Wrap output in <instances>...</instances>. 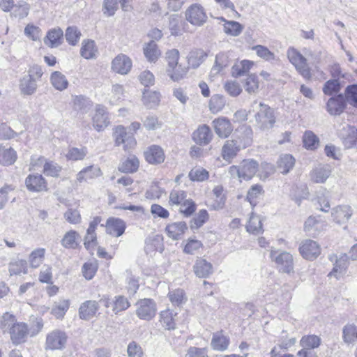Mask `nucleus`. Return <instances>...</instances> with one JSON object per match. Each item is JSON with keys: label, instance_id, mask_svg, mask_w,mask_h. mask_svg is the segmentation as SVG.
Returning <instances> with one entry per match:
<instances>
[{"label": "nucleus", "instance_id": "f257e3e1", "mask_svg": "<svg viewBox=\"0 0 357 357\" xmlns=\"http://www.w3.org/2000/svg\"><path fill=\"white\" fill-rule=\"evenodd\" d=\"M252 111L256 113L254 116L256 125L261 130H268L273 128L276 122L275 111L273 108L263 102L255 100L251 105Z\"/></svg>", "mask_w": 357, "mask_h": 357}, {"label": "nucleus", "instance_id": "f03ea898", "mask_svg": "<svg viewBox=\"0 0 357 357\" xmlns=\"http://www.w3.org/2000/svg\"><path fill=\"white\" fill-rule=\"evenodd\" d=\"M287 56L289 62L295 67L296 70L305 78H311L310 69L307 59L296 48L291 47L287 51Z\"/></svg>", "mask_w": 357, "mask_h": 357}, {"label": "nucleus", "instance_id": "7ed1b4c3", "mask_svg": "<svg viewBox=\"0 0 357 357\" xmlns=\"http://www.w3.org/2000/svg\"><path fill=\"white\" fill-rule=\"evenodd\" d=\"M185 20L192 26H202L208 20L204 8L199 3L190 5L185 12Z\"/></svg>", "mask_w": 357, "mask_h": 357}, {"label": "nucleus", "instance_id": "20e7f679", "mask_svg": "<svg viewBox=\"0 0 357 357\" xmlns=\"http://www.w3.org/2000/svg\"><path fill=\"white\" fill-rule=\"evenodd\" d=\"M270 257L275 262L280 272L290 273L294 271V259L289 252L282 251L279 253L277 250H271Z\"/></svg>", "mask_w": 357, "mask_h": 357}, {"label": "nucleus", "instance_id": "39448f33", "mask_svg": "<svg viewBox=\"0 0 357 357\" xmlns=\"http://www.w3.org/2000/svg\"><path fill=\"white\" fill-rule=\"evenodd\" d=\"M68 336L65 332L60 330H54L46 336L45 344V350H62L65 348Z\"/></svg>", "mask_w": 357, "mask_h": 357}, {"label": "nucleus", "instance_id": "423d86ee", "mask_svg": "<svg viewBox=\"0 0 357 357\" xmlns=\"http://www.w3.org/2000/svg\"><path fill=\"white\" fill-rule=\"evenodd\" d=\"M328 258L331 262H334V267L328 275L338 278L340 275L342 274L347 268L350 257L347 254L342 253L339 256L335 254L331 255Z\"/></svg>", "mask_w": 357, "mask_h": 357}, {"label": "nucleus", "instance_id": "0eeeda50", "mask_svg": "<svg viewBox=\"0 0 357 357\" xmlns=\"http://www.w3.org/2000/svg\"><path fill=\"white\" fill-rule=\"evenodd\" d=\"M114 135L116 144H123L125 151H129L136 145L133 135L128 134L123 126H119L115 128Z\"/></svg>", "mask_w": 357, "mask_h": 357}, {"label": "nucleus", "instance_id": "6e6552de", "mask_svg": "<svg viewBox=\"0 0 357 357\" xmlns=\"http://www.w3.org/2000/svg\"><path fill=\"white\" fill-rule=\"evenodd\" d=\"M299 251L303 258L307 260H314L321 253L319 245L314 241L307 239L301 243Z\"/></svg>", "mask_w": 357, "mask_h": 357}, {"label": "nucleus", "instance_id": "1a4fd4ad", "mask_svg": "<svg viewBox=\"0 0 357 357\" xmlns=\"http://www.w3.org/2000/svg\"><path fill=\"white\" fill-rule=\"evenodd\" d=\"M10 339L15 344H20L26 341L29 334L28 325L23 322H15L10 328Z\"/></svg>", "mask_w": 357, "mask_h": 357}, {"label": "nucleus", "instance_id": "9d476101", "mask_svg": "<svg viewBox=\"0 0 357 357\" xmlns=\"http://www.w3.org/2000/svg\"><path fill=\"white\" fill-rule=\"evenodd\" d=\"M25 185L30 192H40L48 190L46 180L38 174H29L25 179Z\"/></svg>", "mask_w": 357, "mask_h": 357}, {"label": "nucleus", "instance_id": "9b49d317", "mask_svg": "<svg viewBox=\"0 0 357 357\" xmlns=\"http://www.w3.org/2000/svg\"><path fill=\"white\" fill-rule=\"evenodd\" d=\"M132 62L130 57L119 54L112 61V70L120 75H127L131 70Z\"/></svg>", "mask_w": 357, "mask_h": 357}, {"label": "nucleus", "instance_id": "f8f14e48", "mask_svg": "<svg viewBox=\"0 0 357 357\" xmlns=\"http://www.w3.org/2000/svg\"><path fill=\"white\" fill-rule=\"evenodd\" d=\"M109 124V121L105 107L98 105L96 108V113L93 116V126L100 132L103 130Z\"/></svg>", "mask_w": 357, "mask_h": 357}, {"label": "nucleus", "instance_id": "ddd939ff", "mask_svg": "<svg viewBox=\"0 0 357 357\" xmlns=\"http://www.w3.org/2000/svg\"><path fill=\"white\" fill-rule=\"evenodd\" d=\"M346 102L345 96L342 93L333 96L327 102V111L331 115H339L344 111Z\"/></svg>", "mask_w": 357, "mask_h": 357}, {"label": "nucleus", "instance_id": "4468645a", "mask_svg": "<svg viewBox=\"0 0 357 357\" xmlns=\"http://www.w3.org/2000/svg\"><path fill=\"white\" fill-rule=\"evenodd\" d=\"M328 165H319L310 173V180L314 183H324L331 174Z\"/></svg>", "mask_w": 357, "mask_h": 357}, {"label": "nucleus", "instance_id": "2eb2a0df", "mask_svg": "<svg viewBox=\"0 0 357 357\" xmlns=\"http://www.w3.org/2000/svg\"><path fill=\"white\" fill-rule=\"evenodd\" d=\"M352 214V209L348 205L337 206L333 208L331 211L333 220L339 225L347 222Z\"/></svg>", "mask_w": 357, "mask_h": 357}, {"label": "nucleus", "instance_id": "dca6fc26", "mask_svg": "<svg viewBox=\"0 0 357 357\" xmlns=\"http://www.w3.org/2000/svg\"><path fill=\"white\" fill-rule=\"evenodd\" d=\"M215 133L221 138L227 137L233 131V127L229 120L225 118H218L213 121Z\"/></svg>", "mask_w": 357, "mask_h": 357}, {"label": "nucleus", "instance_id": "f3484780", "mask_svg": "<svg viewBox=\"0 0 357 357\" xmlns=\"http://www.w3.org/2000/svg\"><path fill=\"white\" fill-rule=\"evenodd\" d=\"M213 133L206 125L199 126L192 134L193 140L199 145L208 144L213 138Z\"/></svg>", "mask_w": 357, "mask_h": 357}, {"label": "nucleus", "instance_id": "a211bd4d", "mask_svg": "<svg viewBox=\"0 0 357 357\" xmlns=\"http://www.w3.org/2000/svg\"><path fill=\"white\" fill-rule=\"evenodd\" d=\"M146 161L153 165L164 162L165 156L162 149L157 145H152L144 152Z\"/></svg>", "mask_w": 357, "mask_h": 357}, {"label": "nucleus", "instance_id": "6ab92c4d", "mask_svg": "<svg viewBox=\"0 0 357 357\" xmlns=\"http://www.w3.org/2000/svg\"><path fill=\"white\" fill-rule=\"evenodd\" d=\"M340 135L347 149L351 148L357 143V129L354 126L346 125L340 131Z\"/></svg>", "mask_w": 357, "mask_h": 357}, {"label": "nucleus", "instance_id": "aec40b11", "mask_svg": "<svg viewBox=\"0 0 357 357\" xmlns=\"http://www.w3.org/2000/svg\"><path fill=\"white\" fill-rule=\"evenodd\" d=\"M241 171V177L244 180L251 179L257 173L259 164L253 159L243 160L239 165Z\"/></svg>", "mask_w": 357, "mask_h": 357}, {"label": "nucleus", "instance_id": "412c9836", "mask_svg": "<svg viewBox=\"0 0 357 357\" xmlns=\"http://www.w3.org/2000/svg\"><path fill=\"white\" fill-rule=\"evenodd\" d=\"M107 232L116 237L121 236L126 229V224L123 220L119 218H110L106 222Z\"/></svg>", "mask_w": 357, "mask_h": 357}, {"label": "nucleus", "instance_id": "4be33fe9", "mask_svg": "<svg viewBox=\"0 0 357 357\" xmlns=\"http://www.w3.org/2000/svg\"><path fill=\"white\" fill-rule=\"evenodd\" d=\"M102 175L100 169L94 165L86 167L77 174V181L79 183L88 182Z\"/></svg>", "mask_w": 357, "mask_h": 357}, {"label": "nucleus", "instance_id": "5701e85b", "mask_svg": "<svg viewBox=\"0 0 357 357\" xmlns=\"http://www.w3.org/2000/svg\"><path fill=\"white\" fill-rule=\"evenodd\" d=\"M63 32L61 29H52L50 30L45 38L44 43L52 48L57 47L62 43Z\"/></svg>", "mask_w": 357, "mask_h": 357}, {"label": "nucleus", "instance_id": "b1692460", "mask_svg": "<svg viewBox=\"0 0 357 357\" xmlns=\"http://www.w3.org/2000/svg\"><path fill=\"white\" fill-rule=\"evenodd\" d=\"M241 149L249 146L252 142V130L250 127H244L238 130L234 139Z\"/></svg>", "mask_w": 357, "mask_h": 357}, {"label": "nucleus", "instance_id": "393cba45", "mask_svg": "<svg viewBox=\"0 0 357 357\" xmlns=\"http://www.w3.org/2000/svg\"><path fill=\"white\" fill-rule=\"evenodd\" d=\"M212 264L206 259L199 258L193 266L195 275L199 278H206L212 273Z\"/></svg>", "mask_w": 357, "mask_h": 357}, {"label": "nucleus", "instance_id": "a878e982", "mask_svg": "<svg viewBox=\"0 0 357 357\" xmlns=\"http://www.w3.org/2000/svg\"><path fill=\"white\" fill-rule=\"evenodd\" d=\"M187 229L188 227L185 222H177L168 225L165 230L169 238L177 240L183 236Z\"/></svg>", "mask_w": 357, "mask_h": 357}, {"label": "nucleus", "instance_id": "bb28decb", "mask_svg": "<svg viewBox=\"0 0 357 357\" xmlns=\"http://www.w3.org/2000/svg\"><path fill=\"white\" fill-rule=\"evenodd\" d=\"M8 272L10 276L28 273L27 261L22 259H13L8 264Z\"/></svg>", "mask_w": 357, "mask_h": 357}, {"label": "nucleus", "instance_id": "cd10ccee", "mask_svg": "<svg viewBox=\"0 0 357 357\" xmlns=\"http://www.w3.org/2000/svg\"><path fill=\"white\" fill-rule=\"evenodd\" d=\"M241 150L234 139L227 140L222 148V156L225 160L230 162Z\"/></svg>", "mask_w": 357, "mask_h": 357}, {"label": "nucleus", "instance_id": "c85d7f7f", "mask_svg": "<svg viewBox=\"0 0 357 357\" xmlns=\"http://www.w3.org/2000/svg\"><path fill=\"white\" fill-rule=\"evenodd\" d=\"M37 88V82L31 77L24 75L20 79V90L22 94L31 96L36 91Z\"/></svg>", "mask_w": 357, "mask_h": 357}, {"label": "nucleus", "instance_id": "c756f323", "mask_svg": "<svg viewBox=\"0 0 357 357\" xmlns=\"http://www.w3.org/2000/svg\"><path fill=\"white\" fill-rule=\"evenodd\" d=\"M143 104L148 108H154L160 102V94L159 92L151 90H144L142 96Z\"/></svg>", "mask_w": 357, "mask_h": 357}, {"label": "nucleus", "instance_id": "7c9ffc66", "mask_svg": "<svg viewBox=\"0 0 357 357\" xmlns=\"http://www.w3.org/2000/svg\"><path fill=\"white\" fill-rule=\"evenodd\" d=\"M17 159L16 151L11 147L0 146V163L3 165H10Z\"/></svg>", "mask_w": 357, "mask_h": 357}, {"label": "nucleus", "instance_id": "2f4dec72", "mask_svg": "<svg viewBox=\"0 0 357 357\" xmlns=\"http://www.w3.org/2000/svg\"><path fill=\"white\" fill-rule=\"evenodd\" d=\"M342 340L347 344H354L357 341V326L347 324L342 328Z\"/></svg>", "mask_w": 357, "mask_h": 357}, {"label": "nucleus", "instance_id": "473e14b6", "mask_svg": "<svg viewBox=\"0 0 357 357\" xmlns=\"http://www.w3.org/2000/svg\"><path fill=\"white\" fill-rule=\"evenodd\" d=\"M229 344V337L224 335L222 331L213 334L211 340V347L213 349L218 351H225L227 349Z\"/></svg>", "mask_w": 357, "mask_h": 357}, {"label": "nucleus", "instance_id": "72a5a7b5", "mask_svg": "<svg viewBox=\"0 0 357 357\" xmlns=\"http://www.w3.org/2000/svg\"><path fill=\"white\" fill-rule=\"evenodd\" d=\"M97 51V47L93 40H83L80 50V54L82 57L86 59H93L96 57Z\"/></svg>", "mask_w": 357, "mask_h": 357}, {"label": "nucleus", "instance_id": "f704fd0d", "mask_svg": "<svg viewBox=\"0 0 357 357\" xmlns=\"http://www.w3.org/2000/svg\"><path fill=\"white\" fill-rule=\"evenodd\" d=\"M74 109L82 114L88 113L92 107L90 100L84 96H77L73 98Z\"/></svg>", "mask_w": 357, "mask_h": 357}, {"label": "nucleus", "instance_id": "c9c22d12", "mask_svg": "<svg viewBox=\"0 0 357 357\" xmlns=\"http://www.w3.org/2000/svg\"><path fill=\"white\" fill-rule=\"evenodd\" d=\"M79 234L76 231L70 230L64 234L61 243L65 248L74 249L79 245Z\"/></svg>", "mask_w": 357, "mask_h": 357}, {"label": "nucleus", "instance_id": "e433bc0d", "mask_svg": "<svg viewBox=\"0 0 357 357\" xmlns=\"http://www.w3.org/2000/svg\"><path fill=\"white\" fill-rule=\"evenodd\" d=\"M45 249L37 248L33 250L29 256V263L32 268H38L45 259Z\"/></svg>", "mask_w": 357, "mask_h": 357}, {"label": "nucleus", "instance_id": "4c0bfd02", "mask_svg": "<svg viewBox=\"0 0 357 357\" xmlns=\"http://www.w3.org/2000/svg\"><path fill=\"white\" fill-rule=\"evenodd\" d=\"M144 54L150 62H155L160 56V51L158 50L156 43L151 41L144 47Z\"/></svg>", "mask_w": 357, "mask_h": 357}, {"label": "nucleus", "instance_id": "58836bf2", "mask_svg": "<svg viewBox=\"0 0 357 357\" xmlns=\"http://www.w3.org/2000/svg\"><path fill=\"white\" fill-rule=\"evenodd\" d=\"M295 165V158L289 154L282 155L278 161V167L281 169L283 174H286L294 167Z\"/></svg>", "mask_w": 357, "mask_h": 357}, {"label": "nucleus", "instance_id": "ea45409f", "mask_svg": "<svg viewBox=\"0 0 357 357\" xmlns=\"http://www.w3.org/2000/svg\"><path fill=\"white\" fill-rule=\"evenodd\" d=\"M50 82L52 86L59 91L66 89L68 85L66 76L59 71H55L52 73Z\"/></svg>", "mask_w": 357, "mask_h": 357}, {"label": "nucleus", "instance_id": "a19ab883", "mask_svg": "<svg viewBox=\"0 0 357 357\" xmlns=\"http://www.w3.org/2000/svg\"><path fill=\"white\" fill-rule=\"evenodd\" d=\"M253 64L252 61L248 60H243L234 64L232 67V76L238 77L245 75L249 72Z\"/></svg>", "mask_w": 357, "mask_h": 357}, {"label": "nucleus", "instance_id": "79ce46f5", "mask_svg": "<svg viewBox=\"0 0 357 357\" xmlns=\"http://www.w3.org/2000/svg\"><path fill=\"white\" fill-rule=\"evenodd\" d=\"M206 54L202 50L197 49L192 50L188 56L189 66L193 68H198L206 57Z\"/></svg>", "mask_w": 357, "mask_h": 357}, {"label": "nucleus", "instance_id": "37998d69", "mask_svg": "<svg viewBox=\"0 0 357 357\" xmlns=\"http://www.w3.org/2000/svg\"><path fill=\"white\" fill-rule=\"evenodd\" d=\"M246 229L249 233L259 234L263 231L261 219L259 215L252 214L246 225Z\"/></svg>", "mask_w": 357, "mask_h": 357}, {"label": "nucleus", "instance_id": "c03bdc74", "mask_svg": "<svg viewBox=\"0 0 357 357\" xmlns=\"http://www.w3.org/2000/svg\"><path fill=\"white\" fill-rule=\"evenodd\" d=\"M138 167V159L135 155H132L120 165L119 169L122 172L132 173L136 172Z\"/></svg>", "mask_w": 357, "mask_h": 357}, {"label": "nucleus", "instance_id": "a18cd8bd", "mask_svg": "<svg viewBox=\"0 0 357 357\" xmlns=\"http://www.w3.org/2000/svg\"><path fill=\"white\" fill-rule=\"evenodd\" d=\"M223 21H225L224 24V31L233 36H238L241 34L243 29V26L238 22L236 21H226L224 18H222Z\"/></svg>", "mask_w": 357, "mask_h": 357}, {"label": "nucleus", "instance_id": "49530a36", "mask_svg": "<svg viewBox=\"0 0 357 357\" xmlns=\"http://www.w3.org/2000/svg\"><path fill=\"white\" fill-rule=\"evenodd\" d=\"M188 68L177 64L176 68H167V74L174 82L182 79L187 74Z\"/></svg>", "mask_w": 357, "mask_h": 357}, {"label": "nucleus", "instance_id": "de8ad7c7", "mask_svg": "<svg viewBox=\"0 0 357 357\" xmlns=\"http://www.w3.org/2000/svg\"><path fill=\"white\" fill-rule=\"evenodd\" d=\"M229 64L228 56L223 53H220L216 56L215 65L213 66L211 73L213 75L218 74L225 67L228 66Z\"/></svg>", "mask_w": 357, "mask_h": 357}, {"label": "nucleus", "instance_id": "09e8293b", "mask_svg": "<svg viewBox=\"0 0 357 357\" xmlns=\"http://www.w3.org/2000/svg\"><path fill=\"white\" fill-rule=\"evenodd\" d=\"M29 333L31 337L36 336L43 328L41 317L32 314L29 318Z\"/></svg>", "mask_w": 357, "mask_h": 357}, {"label": "nucleus", "instance_id": "8fccbe9b", "mask_svg": "<svg viewBox=\"0 0 357 357\" xmlns=\"http://www.w3.org/2000/svg\"><path fill=\"white\" fill-rule=\"evenodd\" d=\"M82 33L77 26H68L66 30L65 37L71 45H75L79 42Z\"/></svg>", "mask_w": 357, "mask_h": 357}, {"label": "nucleus", "instance_id": "3c124183", "mask_svg": "<svg viewBox=\"0 0 357 357\" xmlns=\"http://www.w3.org/2000/svg\"><path fill=\"white\" fill-rule=\"evenodd\" d=\"M243 86L248 93H256L259 89V80L257 76L255 74L248 75L243 82Z\"/></svg>", "mask_w": 357, "mask_h": 357}, {"label": "nucleus", "instance_id": "603ef678", "mask_svg": "<svg viewBox=\"0 0 357 357\" xmlns=\"http://www.w3.org/2000/svg\"><path fill=\"white\" fill-rule=\"evenodd\" d=\"M225 105V98L219 94L213 96L209 102V109L212 113L215 114L221 111Z\"/></svg>", "mask_w": 357, "mask_h": 357}, {"label": "nucleus", "instance_id": "864d4df0", "mask_svg": "<svg viewBox=\"0 0 357 357\" xmlns=\"http://www.w3.org/2000/svg\"><path fill=\"white\" fill-rule=\"evenodd\" d=\"M320 343V337L314 335L303 336L301 340V345L307 349L317 348Z\"/></svg>", "mask_w": 357, "mask_h": 357}, {"label": "nucleus", "instance_id": "5fc2aeb1", "mask_svg": "<svg viewBox=\"0 0 357 357\" xmlns=\"http://www.w3.org/2000/svg\"><path fill=\"white\" fill-rule=\"evenodd\" d=\"M137 305V312H154L156 310L155 302L150 298L142 299Z\"/></svg>", "mask_w": 357, "mask_h": 357}, {"label": "nucleus", "instance_id": "6e6d98bb", "mask_svg": "<svg viewBox=\"0 0 357 357\" xmlns=\"http://www.w3.org/2000/svg\"><path fill=\"white\" fill-rule=\"evenodd\" d=\"M88 151L86 147L76 148L73 147L69 149L66 158L68 160H83L86 155Z\"/></svg>", "mask_w": 357, "mask_h": 357}, {"label": "nucleus", "instance_id": "4d7b16f0", "mask_svg": "<svg viewBox=\"0 0 357 357\" xmlns=\"http://www.w3.org/2000/svg\"><path fill=\"white\" fill-rule=\"evenodd\" d=\"M319 138L311 131H306L303 135V143L306 148L316 149L319 146Z\"/></svg>", "mask_w": 357, "mask_h": 357}, {"label": "nucleus", "instance_id": "13d9d810", "mask_svg": "<svg viewBox=\"0 0 357 357\" xmlns=\"http://www.w3.org/2000/svg\"><path fill=\"white\" fill-rule=\"evenodd\" d=\"M208 218V212L206 210H200L197 216L190 221V228L197 229L202 227Z\"/></svg>", "mask_w": 357, "mask_h": 357}, {"label": "nucleus", "instance_id": "bf43d9fd", "mask_svg": "<svg viewBox=\"0 0 357 357\" xmlns=\"http://www.w3.org/2000/svg\"><path fill=\"white\" fill-rule=\"evenodd\" d=\"M341 89L340 83L337 79H333L327 81L323 87V92L326 95L331 96L340 91Z\"/></svg>", "mask_w": 357, "mask_h": 357}, {"label": "nucleus", "instance_id": "052dcab7", "mask_svg": "<svg viewBox=\"0 0 357 357\" xmlns=\"http://www.w3.org/2000/svg\"><path fill=\"white\" fill-rule=\"evenodd\" d=\"M61 167L56 162L46 161L43 166V173L47 176L57 177Z\"/></svg>", "mask_w": 357, "mask_h": 357}, {"label": "nucleus", "instance_id": "680f3d73", "mask_svg": "<svg viewBox=\"0 0 357 357\" xmlns=\"http://www.w3.org/2000/svg\"><path fill=\"white\" fill-rule=\"evenodd\" d=\"M190 179L193 181H204L208 178V172L202 167L194 168L189 172Z\"/></svg>", "mask_w": 357, "mask_h": 357}, {"label": "nucleus", "instance_id": "e2e57ef3", "mask_svg": "<svg viewBox=\"0 0 357 357\" xmlns=\"http://www.w3.org/2000/svg\"><path fill=\"white\" fill-rule=\"evenodd\" d=\"M186 192L178 189H174L169 195V204L179 205L186 200Z\"/></svg>", "mask_w": 357, "mask_h": 357}, {"label": "nucleus", "instance_id": "0e129e2a", "mask_svg": "<svg viewBox=\"0 0 357 357\" xmlns=\"http://www.w3.org/2000/svg\"><path fill=\"white\" fill-rule=\"evenodd\" d=\"M344 96L349 104L357 107V85L348 86L345 89Z\"/></svg>", "mask_w": 357, "mask_h": 357}, {"label": "nucleus", "instance_id": "69168bd1", "mask_svg": "<svg viewBox=\"0 0 357 357\" xmlns=\"http://www.w3.org/2000/svg\"><path fill=\"white\" fill-rule=\"evenodd\" d=\"M13 15L15 17H19L20 19L24 18L26 17L29 12V6L27 3L24 1L18 2L17 4L14 6Z\"/></svg>", "mask_w": 357, "mask_h": 357}, {"label": "nucleus", "instance_id": "338daca9", "mask_svg": "<svg viewBox=\"0 0 357 357\" xmlns=\"http://www.w3.org/2000/svg\"><path fill=\"white\" fill-rule=\"evenodd\" d=\"M169 298L173 305L178 306L183 303L186 300L184 291L181 289L169 292Z\"/></svg>", "mask_w": 357, "mask_h": 357}, {"label": "nucleus", "instance_id": "774afa93", "mask_svg": "<svg viewBox=\"0 0 357 357\" xmlns=\"http://www.w3.org/2000/svg\"><path fill=\"white\" fill-rule=\"evenodd\" d=\"M253 50L256 51L258 56L266 61L275 60V56L273 52H271L266 47L263 45H256L253 47Z\"/></svg>", "mask_w": 357, "mask_h": 357}]
</instances>
